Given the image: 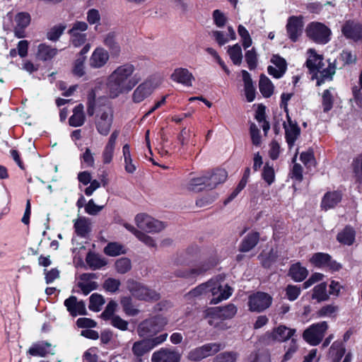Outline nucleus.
Returning <instances> with one entry per match:
<instances>
[{"label":"nucleus","mask_w":362,"mask_h":362,"mask_svg":"<svg viewBox=\"0 0 362 362\" xmlns=\"http://www.w3.org/2000/svg\"><path fill=\"white\" fill-rule=\"evenodd\" d=\"M139 81L135 66L131 62L122 63L112 69L107 76L105 84L106 93L112 99L127 95Z\"/></svg>","instance_id":"nucleus-1"},{"label":"nucleus","mask_w":362,"mask_h":362,"mask_svg":"<svg viewBox=\"0 0 362 362\" xmlns=\"http://www.w3.org/2000/svg\"><path fill=\"white\" fill-rule=\"evenodd\" d=\"M233 288L224 282L223 277L218 276L201 284L187 294L188 298L205 297L211 304H218L229 298Z\"/></svg>","instance_id":"nucleus-2"},{"label":"nucleus","mask_w":362,"mask_h":362,"mask_svg":"<svg viewBox=\"0 0 362 362\" xmlns=\"http://www.w3.org/2000/svg\"><path fill=\"white\" fill-rule=\"evenodd\" d=\"M306 66L312 74V78L317 79V85L320 86L325 81L332 79L335 74V66L329 61L324 60L322 55L317 54L315 49L307 52Z\"/></svg>","instance_id":"nucleus-3"},{"label":"nucleus","mask_w":362,"mask_h":362,"mask_svg":"<svg viewBox=\"0 0 362 362\" xmlns=\"http://www.w3.org/2000/svg\"><path fill=\"white\" fill-rule=\"evenodd\" d=\"M168 320L163 316H155L142 321L137 327V333L141 338H154L168 324Z\"/></svg>","instance_id":"nucleus-4"},{"label":"nucleus","mask_w":362,"mask_h":362,"mask_svg":"<svg viewBox=\"0 0 362 362\" xmlns=\"http://www.w3.org/2000/svg\"><path fill=\"white\" fill-rule=\"evenodd\" d=\"M168 336V334L167 333H163L157 337H154V338H144L141 340L135 341L132 348V353L136 358H140L154 347L165 341Z\"/></svg>","instance_id":"nucleus-5"},{"label":"nucleus","mask_w":362,"mask_h":362,"mask_svg":"<svg viewBox=\"0 0 362 362\" xmlns=\"http://www.w3.org/2000/svg\"><path fill=\"white\" fill-rule=\"evenodd\" d=\"M308 37L318 44H326L330 40L331 30L318 22L310 23L305 30Z\"/></svg>","instance_id":"nucleus-6"},{"label":"nucleus","mask_w":362,"mask_h":362,"mask_svg":"<svg viewBox=\"0 0 362 362\" xmlns=\"http://www.w3.org/2000/svg\"><path fill=\"white\" fill-rule=\"evenodd\" d=\"M327 329L326 322L313 324L303 332V338L309 344L316 346L322 340Z\"/></svg>","instance_id":"nucleus-7"},{"label":"nucleus","mask_w":362,"mask_h":362,"mask_svg":"<svg viewBox=\"0 0 362 362\" xmlns=\"http://www.w3.org/2000/svg\"><path fill=\"white\" fill-rule=\"evenodd\" d=\"M159 81L156 78H148L141 83L134 90L132 95V101L134 103H140L148 98L158 87Z\"/></svg>","instance_id":"nucleus-8"},{"label":"nucleus","mask_w":362,"mask_h":362,"mask_svg":"<svg viewBox=\"0 0 362 362\" xmlns=\"http://www.w3.org/2000/svg\"><path fill=\"white\" fill-rule=\"evenodd\" d=\"M73 263L76 269H90V243L86 241L84 245L73 250Z\"/></svg>","instance_id":"nucleus-9"},{"label":"nucleus","mask_w":362,"mask_h":362,"mask_svg":"<svg viewBox=\"0 0 362 362\" xmlns=\"http://www.w3.org/2000/svg\"><path fill=\"white\" fill-rule=\"evenodd\" d=\"M223 348V346L220 343L206 344L189 351L187 358L191 361H199L216 354Z\"/></svg>","instance_id":"nucleus-10"},{"label":"nucleus","mask_w":362,"mask_h":362,"mask_svg":"<svg viewBox=\"0 0 362 362\" xmlns=\"http://www.w3.org/2000/svg\"><path fill=\"white\" fill-rule=\"evenodd\" d=\"M134 221L139 228L150 233H159L165 227L164 223L146 214H137Z\"/></svg>","instance_id":"nucleus-11"},{"label":"nucleus","mask_w":362,"mask_h":362,"mask_svg":"<svg viewBox=\"0 0 362 362\" xmlns=\"http://www.w3.org/2000/svg\"><path fill=\"white\" fill-rule=\"evenodd\" d=\"M296 329L288 327L285 325H279L272 330L268 331L264 334V339L269 342H286L289 339H293L296 334Z\"/></svg>","instance_id":"nucleus-12"},{"label":"nucleus","mask_w":362,"mask_h":362,"mask_svg":"<svg viewBox=\"0 0 362 362\" xmlns=\"http://www.w3.org/2000/svg\"><path fill=\"white\" fill-rule=\"evenodd\" d=\"M237 307L233 304H228L225 306L211 308L205 310V317L209 318V323L213 325V318L221 320H229L233 318L237 313Z\"/></svg>","instance_id":"nucleus-13"},{"label":"nucleus","mask_w":362,"mask_h":362,"mask_svg":"<svg viewBox=\"0 0 362 362\" xmlns=\"http://www.w3.org/2000/svg\"><path fill=\"white\" fill-rule=\"evenodd\" d=\"M127 288L132 295L139 300H156L159 298L157 292L132 280L127 281Z\"/></svg>","instance_id":"nucleus-14"},{"label":"nucleus","mask_w":362,"mask_h":362,"mask_svg":"<svg viewBox=\"0 0 362 362\" xmlns=\"http://www.w3.org/2000/svg\"><path fill=\"white\" fill-rule=\"evenodd\" d=\"M272 298L264 292L251 294L248 298V307L251 312L260 313L267 309L272 304Z\"/></svg>","instance_id":"nucleus-15"},{"label":"nucleus","mask_w":362,"mask_h":362,"mask_svg":"<svg viewBox=\"0 0 362 362\" xmlns=\"http://www.w3.org/2000/svg\"><path fill=\"white\" fill-rule=\"evenodd\" d=\"M310 263L316 267L327 268L332 271H338L341 266L337 262L332 260L331 257L323 252L315 253L310 259Z\"/></svg>","instance_id":"nucleus-16"},{"label":"nucleus","mask_w":362,"mask_h":362,"mask_svg":"<svg viewBox=\"0 0 362 362\" xmlns=\"http://www.w3.org/2000/svg\"><path fill=\"white\" fill-rule=\"evenodd\" d=\"M286 142L291 149L300 134V129L296 122L293 121L287 112L286 120L284 122Z\"/></svg>","instance_id":"nucleus-17"},{"label":"nucleus","mask_w":362,"mask_h":362,"mask_svg":"<svg viewBox=\"0 0 362 362\" xmlns=\"http://www.w3.org/2000/svg\"><path fill=\"white\" fill-rule=\"evenodd\" d=\"M180 354L169 348H161L151 356V362H180Z\"/></svg>","instance_id":"nucleus-18"},{"label":"nucleus","mask_w":362,"mask_h":362,"mask_svg":"<svg viewBox=\"0 0 362 362\" xmlns=\"http://www.w3.org/2000/svg\"><path fill=\"white\" fill-rule=\"evenodd\" d=\"M64 305L72 317L86 315L87 314L86 303L83 300H78L75 296H71L66 298Z\"/></svg>","instance_id":"nucleus-19"},{"label":"nucleus","mask_w":362,"mask_h":362,"mask_svg":"<svg viewBox=\"0 0 362 362\" xmlns=\"http://www.w3.org/2000/svg\"><path fill=\"white\" fill-rule=\"evenodd\" d=\"M303 23L300 17L292 16L288 20L286 31L289 38L296 42L302 33Z\"/></svg>","instance_id":"nucleus-20"},{"label":"nucleus","mask_w":362,"mask_h":362,"mask_svg":"<svg viewBox=\"0 0 362 362\" xmlns=\"http://www.w3.org/2000/svg\"><path fill=\"white\" fill-rule=\"evenodd\" d=\"M30 15L27 12H19L15 16L14 34L18 38H23L25 28L30 25Z\"/></svg>","instance_id":"nucleus-21"},{"label":"nucleus","mask_w":362,"mask_h":362,"mask_svg":"<svg viewBox=\"0 0 362 362\" xmlns=\"http://www.w3.org/2000/svg\"><path fill=\"white\" fill-rule=\"evenodd\" d=\"M112 121V111L106 107L96 121V127L100 134L107 135L110 129Z\"/></svg>","instance_id":"nucleus-22"},{"label":"nucleus","mask_w":362,"mask_h":362,"mask_svg":"<svg viewBox=\"0 0 362 362\" xmlns=\"http://www.w3.org/2000/svg\"><path fill=\"white\" fill-rule=\"evenodd\" d=\"M77 293L88 296L90 293V273H83L76 276V285L72 291Z\"/></svg>","instance_id":"nucleus-23"},{"label":"nucleus","mask_w":362,"mask_h":362,"mask_svg":"<svg viewBox=\"0 0 362 362\" xmlns=\"http://www.w3.org/2000/svg\"><path fill=\"white\" fill-rule=\"evenodd\" d=\"M110 60L109 52L102 47H96L92 52V68L104 67Z\"/></svg>","instance_id":"nucleus-24"},{"label":"nucleus","mask_w":362,"mask_h":362,"mask_svg":"<svg viewBox=\"0 0 362 362\" xmlns=\"http://www.w3.org/2000/svg\"><path fill=\"white\" fill-rule=\"evenodd\" d=\"M171 79L185 86H192L194 77L187 69L177 68L171 74Z\"/></svg>","instance_id":"nucleus-25"},{"label":"nucleus","mask_w":362,"mask_h":362,"mask_svg":"<svg viewBox=\"0 0 362 362\" xmlns=\"http://www.w3.org/2000/svg\"><path fill=\"white\" fill-rule=\"evenodd\" d=\"M271 62L274 64L276 68H278L277 71H274V66H269L268 67V73L273 76L274 78H281L284 73L286 72L287 64L286 60L281 57L279 55H274L271 59Z\"/></svg>","instance_id":"nucleus-26"},{"label":"nucleus","mask_w":362,"mask_h":362,"mask_svg":"<svg viewBox=\"0 0 362 362\" xmlns=\"http://www.w3.org/2000/svg\"><path fill=\"white\" fill-rule=\"evenodd\" d=\"M342 194L339 191H333L327 192L322 200L321 206L325 210L334 208L341 200Z\"/></svg>","instance_id":"nucleus-27"},{"label":"nucleus","mask_w":362,"mask_h":362,"mask_svg":"<svg viewBox=\"0 0 362 362\" xmlns=\"http://www.w3.org/2000/svg\"><path fill=\"white\" fill-rule=\"evenodd\" d=\"M215 264L216 263L214 262L210 261L201 262L199 264H196L190 270L186 271L180 275L186 278L194 277L198 275L202 274L205 272L211 269L215 265Z\"/></svg>","instance_id":"nucleus-28"},{"label":"nucleus","mask_w":362,"mask_h":362,"mask_svg":"<svg viewBox=\"0 0 362 362\" xmlns=\"http://www.w3.org/2000/svg\"><path fill=\"white\" fill-rule=\"evenodd\" d=\"M57 48L45 43H41L37 47L36 57L42 62H47L52 59L57 54Z\"/></svg>","instance_id":"nucleus-29"},{"label":"nucleus","mask_w":362,"mask_h":362,"mask_svg":"<svg viewBox=\"0 0 362 362\" xmlns=\"http://www.w3.org/2000/svg\"><path fill=\"white\" fill-rule=\"evenodd\" d=\"M206 175L207 176V189H213L226 180L228 173L224 169H217L212 174Z\"/></svg>","instance_id":"nucleus-30"},{"label":"nucleus","mask_w":362,"mask_h":362,"mask_svg":"<svg viewBox=\"0 0 362 362\" xmlns=\"http://www.w3.org/2000/svg\"><path fill=\"white\" fill-rule=\"evenodd\" d=\"M52 344L46 341H39L33 344L28 350L27 354L33 356L45 357L48 354H50L49 350Z\"/></svg>","instance_id":"nucleus-31"},{"label":"nucleus","mask_w":362,"mask_h":362,"mask_svg":"<svg viewBox=\"0 0 362 362\" xmlns=\"http://www.w3.org/2000/svg\"><path fill=\"white\" fill-rule=\"evenodd\" d=\"M185 188L192 192H199L207 188V176L206 175L193 177L185 184Z\"/></svg>","instance_id":"nucleus-32"},{"label":"nucleus","mask_w":362,"mask_h":362,"mask_svg":"<svg viewBox=\"0 0 362 362\" xmlns=\"http://www.w3.org/2000/svg\"><path fill=\"white\" fill-rule=\"evenodd\" d=\"M90 44L87 43L83 49L81 50L79 54L80 57H78L74 63V66L72 70L73 74L78 76L81 77L84 75V62L86 59V57L84 56L90 49Z\"/></svg>","instance_id":"nucleus-33"},{"label":"nucleus","mask_w":362,"mask_h":362,"mask_svg":"<svg viewBox=\"0 0 362 362\" xmlns=\"http://www.w3.org/2000/svg\"><path fill=\"white\" fill-rule=\"evenodd\" d=\"M90 222L84 216H78L74 221V228L75 233L81 238H86L90 230Z\"/></svg>","instance_id":"nucleus-34"},{"label":"nucleus","mask_w":362,"mask_h":362,"mask_svg":"<svg viewBox=\"0 0 362 362\" xmlns=\"http://www.w3.org/2000/svg\"><path fill=\"white\" fill-rule=\"evenodd\" d=\"M84 107L80 103L73 110V115L69 119V124L71 127H81L85 122Z\"/></svg>","instance_id":"nucleus-35"},{"label":"nucleus","mask_w":362,"mask_h":362,"mask_svg":"<svg viewBox=\"0 0 362 362\" xmlns=\"http://www.w3.org/2000/svg\"><path fill=\"white\" fill-rule=\"evenodd\" d=\"M119 132L115 131L112 133L109 138V141L106 144L103 153V160L104 163H110L113 157L114 150L115 147L116 140L118 137Z\"/></svg>","instance_id":"nucleus-36"},{"label":"nucleus","mask_w":362,"mask_h":362,"mask_svg":"<svg viewBox=\"0 0 362 362\" xmlns=\"http://www.w3.org/2000/svg\"><path fill=\"white\" fill-rule=\"evenodd\" d=\"M243 81L244 82V90L246 99L248 102H252L255 98V88L253 85L250 74L242 71Z\"/></svg>","instance_id":"nucleus-37"},{"label":"nucleus","mask_w":362,"mask_h":362,"mask_svg":"<svg viewBox=\"0 0 362 362\" xmlns=\"http://www.w3.org/2000/svg\"><path fill=\"white\" fill-rule=\"evenodd\" d=\"M341 31L346 37L355 40L361 38L362 35L360 26L352 21H347L343 26Z\"/></svg>","instance_id":"nucleus-38"},{"label":"nucleus","mask_w":362,"mask_h":362,"mask_svg":"<svg viewBox=\"0 0 362 362\" xmlns=\"http://www.w3.org/2000/svg\"><path fill=\"white\" fill-rule=\"evenodd\" d=\"M103 43L112 53L117 54L120 52L121 48L117 42V33L116 32L111 31L107 33L104 36Z\"/></svg>","instance_id":"nucleus-39"},{"label":"nucleus","mask_w":362,"mask_h":362,"mask_svg":"<svg viewBox=\"0 0 362 362\" xmlns=\"http://www.w3.org/2000/svg\"><path fill=\"white\" fill-rule=\"evenodd\" d=\"M289 274L295 281L299 282L307 277L308 271L305 267H303L300 263L297 262L291 267Z\"/></svg>","instance_id":"nucleus-40"},{"label":"nucleus","mask_w":362,"mask_h":362,"mask_svg":"<svg viewBox=\"0 0 362 362\" xmlns=\"http://www.w3.org/2000/svg\"><path fill=\"white\" fill-rule=\"evenodd\" d=\"M259 238L258 233L252 232L247 234L241 243L240 251L248 252L252 250L257 244Z\"/></svg>","instance_id":"nucleus-41"},{"label":"nucleus","mask_w":362,"mask_h":362,"mask_svg":"<svg viewBox=\"0 0 362 362\" xmlns=\"http://www.w3.org/2000/svg\"><path fill=\"white\" fill-rule=\"evenodd\" d=\"M345 354V347L341 342L335 341L329 349V358L332 362H339Z\"/></svg>","instance_id":"nucleus-42"},{"label":"nucleus","mask_w":362,"mask_h":362,"mask_svg":"<svg viewBox=\"0 0 362 362\" xmlns=\"http://www.w3.org/2000/svg\"><path fill=\"white\" fill-rule=\"evenodd\" d=\"M355 230L352 228L346 226L338 233L337 240L342 244L350 245L355 240Z\"/></svg>","instance_id":"nucleus-43"},{"label":"nucleus","mask_w":362,"mask_h":362,"mask_svg":"<svg viewBox=\"0 0 362 362\" xmlns=\"http://www.w3.org/2000/svg\"><path fill=\"white\" fill-rule=\"evenodd\" d=\"M274 85L264 75H261L259 82V91L265 98H269L274 93Z\"/></svg>","instance_id":"nucleus-44"},{"label":"nucleus","mask_w":362,"mask_h":362,"mask_svg":"<svg viewBox=\"0 0 362 362\" xmlns=\"http://www.w3.org/2000/svg\"><path fill=\"white\" fill-rule=\"evenodd\" d=\"M127 250L125 247L119 243L112 242L108 243L104 248V252L111 257H115L120 255L125 254Z\"/></svg>","instance_id":"nucleus-45"},{"label":"nucleus","mask_w":362,"mask_h":362,"mask_svg":"<svg viewBox=\"0 0 362 362\" xmlns=\"http://www.w3.org/2000/svg\"><path fill=\"white\" fill-rule=\"evenodd\" d=\"M228 54L234 64L240 65L243 60V52L239 44L229 46L228 48Z\"/></svg>","instance_id":"nucleus-46"},{"label":"nucleus","mask_w":362,"mask_h":362,"mask_svg":"<svg viewBox=\"0 0 362 362\" xmlns=\"http://www.w3.org/2000/svg\"><path fill=\"white\" fill-rule=\"evenodd\" d=\"M312 298L318 302L328 299L329 295L327 292L326 283H320L313 288Z\"/></svg>","instance_id":"nucleus-47"},{"label":"nucleus","mask_w":362,"mask_h":362,"mask_svg":"<svg viewBox=\"0 0 362 362\" xmlns=\"http://www.w3.org/2000/svg\"><path fill=\"white\" fill-rule=\"evenodd\" d=\"M116 271L119 274H125L132 269V262L129 258L122 257L115 262Z\"/></svg>","instance_id":"nucleus-48"},{"label":"nucleus","mask_w":362,"mask_h":362,"mask_svg":"<svg viewBox=\"0 0 362 362\" xmlns=\"http://www.w3.org/2000/svg\"><path fill=\"white\" fill-rule=\"evenodd\" d=\"M238 33L241 38L242 45L244 49H247L252 44V40L248 30L243 25H239L238 28Z\"/></svg>","instance_id":"nucleus-49"},{"label":"nucleus","mask_w":362,"mask_h":362,"mask_svg":"<svg viewBox=\"0 0 362 362\" xmlns=\"http://www.w3.org/2000/svg\"><path fill=\"white\" fill-rule=\"evenodd\" d=\"M121 305H122L124 312L129 316L136 315L139 310L134 308L132 303V299L129 297H123L121 299Z\"/></svg>","instance_id":"nucleus-50"},{"label":"nucleus","mask_w":362,"mask_h":362,"mask_svg":"<svg viewBox=\"0 0 362 362\" xmlns=\"http://www.w3.org/2000/svg\"><path fill=\"white\" fill-rule=\"evenodd\" d=\"M93 24H95L94 29L98 33H103L106 30V24L104 22H101L99 11L95 9H92V25Z\"/></svg>","instance_id":"nucleus-51"},{"label":"nucleus","mask_w":362,"mask_h":362,"mask_svg":"<svg viewBox=\"0 0 362 362\" xmlns=\"http://www.w3.org/2000/svg\"><path fill=\"white\" fill-rule=\"evenodd\" d=\"M66 25H54L49 30V31L47 32V39L53 42L58 40L60 36L63 34Z\"/></svg>","instance_id":"nucleus-52"},{"label":"nucleus","mask_w":362,"mask_h":362,"mask_svg":"<svg viewBox=\"0 0 362 362\" xmlns=\"http://www.w3.org/2000/svg\"><path fill=\"white\" fill-rule=\"evenodd\" d=\"M77 146L81 151L85 149V152L80 157L81 168L90 166V148L89 147L84 148L82 143L77 144Z\"/></svg>","instance_id":"nucleus-53"},{"label":"nucleus","mask_w":362,"mask_h":362,"mask_svg":"<svg viewBox=\"0 0 362 362\" xmlns=\"http://www.w3.org/2000/svg\"><path fill=\"white\" fill-rule=\"evenodd\" d=\"M354 176L358 181L362 182V154L356 157L352 162Z\"/></svg>","instance_id":"nucleus-54"},{"label":"nucleus","mask_w":362,"mask_h":362,"mask_svg":"<svg viewBox=\"0 0 362 362\" xmlns=\"http://www.w3.org/2000/svg\"><path fill=\"white\" fill-rule=\"evenodd\" d=\"M120 284L119 280L114 278H108L104 281L103 288L108 292L115 293L119 289Z\"/></svg>","instance_id":"nucleus-55"},{"label":"nucleus","mask_w":362,"mask_h":362,"mask_svg":"<svg viewBox=\"0 0 362 362\" xmlns=\"http://www.w3.org/2000/svg\"><path fill=\"white\" fill-rule=\"evenodd\" d=\"M333 95L330 90H325L322 93V107L324 112H328L332 108Z\"/></svg>","instance_id":"nucleus-56"},{"label":"nucleus","mask_w":362,"mask_h":362,"mask_svg":"<svg viewBox=\"0 0 362 362\" xmlns=\"http://www.w3.org/2000/svg\"><path fill=\"white\" fill-rule=\"evenodd\" d=\"M337 310V306L332 304L327 305L320 308L317 315L320 317H332Z\"/></svg>","instance_id":"nucleus-57"},{"label":"nucleus","mask_w":362,"mask_h":362,"mask_svg":"<svg viewBox=\"0 0 362 362\" xmlns=\"http://www.w3.org/2000/svg\"><path fill=\"white\" fill-rule=\"evenodd\" d=\"M248 362H271V357L267 352L252 353L248 358Z\"/></svg>","instance_id":"nucleus-58"},{"label":"nucleus","mask_w":362,"mask_h":362,"mask_svg":"<svg viewBox=\"0 0 362 362\" xmlns=\"http://www.w3.org/2000/svg\"><path fill=\"white\" fill-rule=\"evenodd\" d=\"M300 292L301 290L298 286L288 285L286 288V296L291 301L296 300L300 294Z\"/></svg>","instance_id":"nucleus-59"},{"label":"nucleus","mask_w":362,"mask_h":362,"mask_svg":"<svg viewBox=\"0 0 362 362\" xmlns=\"http://www.w3.org/2000/svg\"><path fill=\"white\" fill-rule=\"evenodd\" d=\"M262 178L269 185H272L275 180L274 170L272 167L266 164L262 172Z\"/></svg>","instance_id":"nucleus-60"},{"label":"nucleus","mask_w":362,"mask_h":362,"mask_svg":"<svg viewBox=\"0 0 362 362\" xmlns=\"http://www.w3.org/2000/svg\"><path fill=\"white\" fill-rule=\"evenodd\" d=\"M117 303L113 300L109 302L105 310L102 313V317L105 320H111L112 316H116L115 313L117 309Z\"/></svg>","instance_id":"nucleus-61"},{"label":"nucleus","mask_w":362,"mask_h":362,"mask_svg":"<svg viewBox=\"0 0 362 362\" xmlns=\"http://www.w3.org/2000/svg\"><path fill=\"white\" fill-rule=\"evenodd\" d=\"M238 354L235 352H224L218 354L214 359V362H235Z\"/></svg>","instance_id":"nucleus-62"},{"label":"nucleus","mask_w":362,"mask_h":362,"mask_svg":"<svg viewBox=\"0 0 362 362\" xmlns=\"http://www.w3.org/2000/svg\"><path fill=\"white\" fill-rule=\"evenodd\" d=\"M245 60L250 69H254L257 66V59L255 48H252L246 52Z\"/></svg>","instance_id":"nucleus-63"},{"label":"nucleus","mask_w":362,"mask_h":362,"mask_svg":"<svg viewBox=\"0 0 362 362\" xmlns=\"http://www.w3.org/2000/svg\"><path fill=\"white\" fill-rule=\"evenodd\" d=\"M139 240L142 242L145 245L150 248H156L157 244L156 240L148 235L145 233L141 231L140 233L136 237Z\"/></svg>","instance_id":"nucleus-64"}]
</instances>
